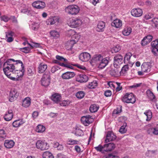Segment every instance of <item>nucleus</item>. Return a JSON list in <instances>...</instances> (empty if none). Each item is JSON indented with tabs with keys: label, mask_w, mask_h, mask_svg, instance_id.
Masks as SVG:
<instances>
[{
	"label": "nucleus",
	"mask_w": 158,
	"mask_h": 158,
	"mask_svg": "<svg viewBox=\"0 0 158 158\" xmlns=\"http://www.w3.org/2000/svg\"><path fill=\"white\" fill-rule=\"evenodd\" d=\"M15 61L13 59H10L5 62L3 64V70L6 75L9 78L12 80H15V78L11 76V74L14 73L15 71L14 64L11 63L10 61Z\"/></svg>",
	"instance_id": "nucleus-1"
},
{
	"label": "nucleus",
	"mask_w": 158,
	"mask_h": 158,
	"mask_svg": "<svg viewBox=\"0 0 158 158\" xmlns=\"http://www.w3.org/2000/svg\"><path fill=\"white\" fill-rule=\"evenodd\" d=\"M67 23L69 26L72 28H76L85 24L84 21L79 18H70L67 20Z\"/></svg>",
	"instance_id": "nucleus-2"
},
{
	"label": "nucleus",
	"mask_w": 158,
	"mask_h": 158,
	"mask_svg": "<svg viewBox=\"0 0 158 158\" xmlns=\"http://www.w3.org/2000/svg\"><path fill=\"white\" fill-rule=\"evenodd\" d=\"M79 7L75 5H71L65 7V10L67 14L73 15H76L79 13Z\"/></svg>",
	"instance_id": "nucleus-3"
},
{
	"label": "nucleus",
	"mask_w": 158,
	"mask_h": 158,
	"mask_svg": "<svg viewBox=\"0 0 158 158\" xmlns=\"http://www.w3.org/2000/svg\"><path fill=\"white\" fill-rule=\"evenodd\" d=\"M122 101L127 103H134L136 101V99L132 93H127L123 97Z\"/></svg>",
	"instance_id": "nucleus-4"
},
{
	"label": "nucleus",
	"mask_w": 158,
	"mask_h": 158,
	"mask_svg": "<svg viewBox=\"0 0 158 158\" xmlns=\"http://www.w3.org/2000/svg\"><path fill=\"white\" fill-rule=\"evenodd\" d=\"M36 146L38 149L41 150H47L49 147V144L43 140H38L36 143Z\"/></svg>",
	"instance_id": "nucleus-5"
},
{
	"label": "nucleus",
	"mask_w": 158,
	"mask_h": 158,
	"mask_svg": "<svg viewBox=\"0 0 158 158\" xmlns=\"http://www.w3.org/2000/svg\"><path fill=\"white\" fill-rule=\"evenodd\" d=\"M50 82V76L49 74H44L41 79V82L42 86L46 87L49 85Z\"/></svg>",
	"instance_id": "nucleus-6"
},
{
	"label": "nucleus",
	"mask_w": 158,
	"mask_h": 158,
	"mask_svg": "<svg viewBox=\"0 0 158 158\" xmlns=\"http://www.w3.org/2000/svg\"><path fill=\"white\" fill-rule=\"evenodd\" d=\"M19 95L18 91L15 89H12L10 92L8 97L9 101L12 102L18 98Z\"/></svg>",
	"instance_id": "nucleus-7"
},
{
	"label": "nucleus",
	"mask_w": 158,
	"mask_h": 158,
	"mask_svg": "<svg viewBox=\"0 0 158 158\" xmlns=\"http://www.w3.org/2000/svg\"><path fill=\"white\" fill-rule=\"evenodd\" d=\"M123 56L120 54L117 55L114 58V67L118 68L123 62Z\"/></svg>",
	"instance_id": "nucleus-8"
},
{
	"label": "nucleus",
	"mask_w": 158,
	"mask_h": 158,
	"mask_svg": "<svg viewBox=\"0 0 158 158\" xmlns=\"http://www.w3.org/2000/svg\"><path fill=\"white\" fill-rule=\"evenodd\" d=\"M32 6L36 9H42L45 7V3L43 1L37 0L33 2L32 4Z\"/></svg>",
	"instance_id": "nucleus-9"
},
{
	"label": "nucleus",
	"mask_w": 158,
	"mask_h": 158,
	"mask_svg": "<svg viewBox=\"0 0 158 158\" xmlns=\"http://www.w3.org/2000/svg\"><path fill=\"white\" fill-rule=\"evenodd\" d=\"M59 22V18L57 16H50L46 21L48 25H52Z\"/></svg>",
	"instance_id": "nucleus-10"
},
{
	"label": "nucleus",
	"mask_w": 158,
	"mask_h": 158,
	"mask_svg": "<svg viewBox=\"0 0 158 158\" xmlns=\"http://www.w3.org/2000/svg\"><path fill=\"white\" fill-rule=\"evenodd\" d=\"M90 55L87 52H83L81 53L79 56V58L82 62L88 61L90 58Z\"/></svg>",
	"instance_id": "nucleus-11"
},
{
	"label": "nucleus",
	"mask_w": 158,
	"mask_h": 158,
	"mask_svg": "<svg viewBox=\"0 0 158 158\" xmlns=\"http://www.w3.org/2000/svg\"><path fill=\"white\" fill-rule=\"evenodd\" d=\"M142 10L139 8L132 9L131 11V15L135 17H140L143 14Z\"/></svg>",
	"instance_id": "nucleus-12"
},
{
	"label": "nucleus",
	"mask_w": 158,
	"mask_h": 158,
	"mask_svg": "<svg viewBox=\"0 0 158 158\" xmlns=\"http://www.w3.org/2000/svg\"><path fill=\"white\" fill-rule=\"evenodd\" d=\"M6 41L8 43H10L14 40L13 36H15V33L12 31H9L5 32Z\"/></svg>",
	"instance_id": "nucleus-13"
},
{
	"label": "nucleus",
	"mask_w": 158,
	"mask_h": 158,
	"mask_svg": "<svg viewBox=\"0 0 158 158\" xmlns=\"http://www.w3.org/2000/svg\"><path fill=\"white\" fill-rule=\"evenodd\" d=\"M22 40L24 41V42H23V44L24 45H26V44H28L29 45L31 48H32L34 47H38L40 46V44L35 42L31 41V44L29 43L27 39L24 37L22 38Z\"/></svg>",
	"instance_id": "nucleus-14"
},
{
	"label": "nucleus",
	"mask_w": 158,
	"mask_h": 158,
	"mask_svg": "<svg viewBox=\"0 0 158 158\" xmlns=\"http://www.w3.org/2000/svg\"><path fill=\"white\" fill-rule=\"evenodd\" d=\"M102 58L103 56L100 54L94 55L90 60V63L92 64L93 63L98 64Z\"/></svg>",
	"instance_id": "nucleus-15"
},
{
	"label": "nucleus",
	"mask_w": 158,
	"mask_h": 158,
	"mask_svg": "<svg viewBox=\"0 0 158 158\" xmlns=\"http://www.w3.org/2000/svg\"><path fill=\"white\" fill-rule=\"evenodd\" d=\"M14 114L11 110H8L4 115V118L5 120L9 121L11 120L13 118Z\"/></svg>",
	"instance_id": "nucleus-16"
},
{
	"label": "nucleus",
	"mask_w": 158,
	"mask_h": 158,
	"mask_svg": "<svg viewBox=\"0 0 158 158\" xmlns=\"http://www.w3.org/2000/svg\"><path fill=\"white\" fill-rule=\"evenodd\" d=\"M148 134L156 135H158V124L154 126H152L148 130Z\"/></svg>",
	"instance_id": "nucleus-17"
},
{
	"label": "nucleus",
	"mask_w": 158,
	"mask_h": 158,
	"mask_svg": "<svg viewBox=\"0 0 158 158\" xmlns=\"http://www.w3.org/2000/svg\"><path fill=\"white\" fill-rule=\"evenodd\" d=\"M105 27V23L103 21H99L96 28V30L98 32L104 31Z\"/></svg>",
	"instance_id": "nucleus-18"
},
{
	"label": "nucleus",
	"mask_w": 158,
	"mask_h": 158,
	"mask_svg": "<svg viewBox=\"0 0 158 158\" xmlns=\"http://www.w3.org/2000/svg\"><path fill=\"white\" fill-rule=\"evenodd\" d=\"M116 138V135L111 131L108 132L106 136V139L105 140L106 143L109 142L113 141Z\"/></svg>",
	"instance_id": "nucleus-19"
},
{
	"label": "nucleus",
	"mask_w": 158,
	"mask_h": 158,
	"mask_svg": "<svg viewBox=\"0 0 158 158\" xmlns=\"http://www.w3.org/2000/svg\"><path fill=\"white\" fill-rule=\"evenodd\" d=\"M88 80V77L85 74H80L78 75L76 78L77 81L80 82H86Z\"/></svg>",
	"instance_id": "nucleus-20"
},
{
	"label": "nucleus",
	"mask_w": 158,
	"mask_h": 158,
	"mask_svg": "<svg viewBox=\"0 0 158 158\" xmlns=\"http://www.w3.org/2000/svg\"><path fill=\"white\" fill-rule=\"evenodd\" d=\"M141 67L143 72H148L150 71L151 66L149 63H144L142 65Z\"/></svg>",
	"instance_id": "nucleus-21"
},
{
	"label": "nucleus",
	"mask_w": 158,
	"mask_h": 158,
	"mask_svg": "<svg viewBox=\"0 0 158 158\" xmlns=\"http://www.w3.org/2000/svg\"><path fill=\"white\" fill-rule=\"evenodd\" d=\"M25 123V121L23 119H18L13 122L12 126L14 127L18 128L22 126Z\"/></svg>",
	"instance_id": "nucleus-22"
},
{
	"label": "nucleus",
	"mask_w": 158,
	"mask_h": 158,
	"mask_svg": "<svg viewBox=\"0 0 158 158\" xmlns=\"http://www.w3.org/2000/svg\"><path fill=\"white\" fill-rule=\"evenodd\" d=\"M152 36L150 35L145 37L141 41V44L142 45L144 46L148 44L152 41Z\"/></svg>",
	"instance_id": "nucleus-23"
},
{
	"label": "nucleus",
	"mask_w": 158,
	"mask_h": 158,
	"mask_svg": "<svg viewBox=\"0 0 158 158\" xmlns=\"http://www.w3.org/2000/svg\"><path fill=\"white\" fill-rule=\"evenodd\" d=\"M75 76L74 72H67L63 73L61 75V77L64 79H69Z\"/></svg>",
	"instance_id": "nucleus-24"
},
{
	"label": "nucleus",
	"mask_w": 158,
	"mask_h": 158,
	"mask_svg": "<svg viewBox=\"0 0 158 158\" xmlns=\"http://www.w3.org/2000/svg\"><path fill=\"white\" fill-rule=\"evenodd\" d=\"M81 121L85 125L88 126L90 123V117L89 115L83 116L81 118Z\"/></svg>",
	"instance_id": "nucleus-25"
},
{
	"label": "nucleus",
	"mask_w": 158,
	"mask_h": 158,
	"mask_svg": "<svg viewBox=\"0 0 158 158\" xmlns=\"http://www.w3.org/2000/svg\"><path fill=\"white\" fill-rule=\"evenodd\" d=\"M71 131L73 133H74L77 136H82L83 135V131L78 127L74 128L73 127Z\"/></svg>",
	"instance_id": "nucleus-26"
},
{
	"label": "nucleus",
	"mask_w": 158,
	"mask_h": 158,
	"mask_svg": "<svg viewBox=\"0 0 158 158\" xmlns=\"http://www.w3.org/2000/svg\"><path fill=\"white\" fill-rule=\"evenodd\" d=\"M16 63L14 64L15 68V71L18 70V69H24V66L22 61L19 60H15Z\"/></svg>",
	"instance_id": "nucleus-27"
},
{
	"label": "nucleus",
	"mask_w": 158,
	"mask_h": 158,
	"mask_svg": "<svg viewBox=\"0 0 158 158\" xmlns=\"http://www.w3.org/2000/svg\"><path fill=\"white\" fill-rule=\"evenodd\" d=\"M122 21L118 19H116L111 23V25L116 28H120L122 26Z\"/></svg>",
	"instance_id": "nucleus-28"
},
{
	"label": "nucleus",
	"mask_w": 158,
	"mask_h": 158,
	"mask_svg": "<svg viewBox=\"0 0 158 158\" xmlns=\"http://www.w3.org/2000/svg\"><path fill=\"white\" fill-rule=\"evenodd\" d=\"M51 98L54 102L57 103L60 102L61 99V96L59 94L55 93L52 95Z\"/></svg>",
	"instance_id": "nucleus-29"
},
{
	"label": "nucleus",
	"mask_w": 158,
	"mask_h": 158,
	"mask_svg": "<svg viewBox=\"0 0 158 158\" xmlns=\"http://www.w3.org/2000/svg\"><path fill=\"white\" fill-rule=\"evenodd\" d=\"M108 60L106 58H102L98 63V67L99 69H102L105 68L108 64Z\"/></svg>",
	"instance_id": "nucleus-30"
},
{
	"label": "nucleus",
	"mask_w": 158,
	"mask_h": 158,
	"mask_svg": "<svg viewBox=\"0 0 158 158\" xmlns=\"http://www.w3.org/2000/svg\"><path fill=\"white\" fill-rule=\"evenodd\" d=\"M48 67L46 64L43 63H40L38 68V71L39 73H43L47 69Z\"/></svg>",
	"instance_id": "nucleus-31"
},
{
	"label": "nucleus",
	"mask_w": 158,
	"mask_h": 158,
	"mask_svg": "<svg viewBox=\"0 0 158 158\" xmlns=\"http://www.w3.org/2000/svg\"><path fill=\"white\" fill-rule=\"evenodd\" d=\"M15 145L14 142L12 140H6L5 141L4 146L7 148H12Z\"/></svg>",
	"instance_id": "nucleus-32"
},
{
	"label": "nucleus",
	"mask_w": 158,
	"mask_h": 158,
	"mask_svg": "<svg viewBox=\"0 0 158 158\" xmlns=\"http://www.w3.org/2000/svg\"><path fill=\"white\" fill-rule=\"evenodd\" d=\"M104 151L105 152H108L111 151L115 148V145L112 143H109L106 144L104 145Z\"/></svg>",
	"instance_id": "nucleus-33"
},
{
	"label": "nucleus",
	"mask_w": 158,
	"mask_h": 158,
	"mask_svg": "<svg viewBox=\"0 0 158 158\" xmlns=\"http://www.w3.org/2000/svg\"><path fill=\"white\" fill-rule=\"evenodd\" d=\"M31 103V99L30 98L27 97L25 98L23 100L22 106L24 107H27L30 106Z\"/></svg>",
	"instance_id": "nucleus-34"
},
{
	"label": "nucleus",
	"mask_w": 158,
	"mask_h": 158,
	"mask_svg": "<svg viewBox=\"0 0 158 158\" xmlns=\"http://www.w3.org/2000/svg\"><path fill=\"white\" fill-rule=\"evenodd\" d=\"M75 44L76 43L74 41H73V40H71L68 41L65 44L66 49L68 50H71Z\"/></svg>",
	"instance_id": "nucleus-35"
},
{
	"label": "nucleus",
	"mask_w": 158,
	"mask_h": 158,
	"mask_svg": "<svg viewBox=\"0 0 158 158\" xmlns=\"http://www.w3.org/2000/svg\"><path fill=\"white\" fill-rule=\"evenodd\" d=\"M67 143L69 145H73L75 144L79 145L81 144L79 141L72 139H69L67 141Z\"/></svg>",
	"instance_id": "nucleus-36"
},
{
	"label": "nucleus",
	"mask_w": 158,
	"mask_h": 158,
	"mask_svg": "<svg viewBox=\"0 0 158 158\" xmlns=\"http://www.w3.org/2000/svg\"><path fill=\"white\" fill-rule=\"evenodd\" d=\"M49 33L51 37H53L54 39H56L60 37V35L59 32L55 30L51 31Z\"/></svg>",
	"instance_id": "nucleus-37"
},
{
	"label": "nucleus",
	"mask_w": 158,
	"mask_h": 158,
	"mask_svg": "<svg viewBox=\"0 0 158 158\" xmlns=\"http://www.w3.org/2000/svg\"><path fill=\"white\" fill-rule=\"evenodd\" d=\"M118 68L116 69H112L110 71V74L111 76L115 77H117L119 75L120 71H118L117 69Z\"/></svg>",
	"instance_id": "nucleus-38"
},
{
	"label": "nucleus",
	"mask_w": 158,
	"mask_h": 158,
	"mask_svg": "<svg viewBox=\"0 0 158 158\" xmlns=\"http://www.w3.org/2000/svg\"><path fill=\"white\" fill-rule=\"evenodd\" d=\"M45 130V127L41 124H39L37 126L35 129V131L37 132L40 133L43 132Z\"/></svg>",
	"instance_id": "nucleus-39"
},
{
	"label": "nucleus",
	"mask_w": 158,
	"mask_h": 158,
	"mask_svg": "<svg viewBox=\"0 0 158 158\" xmlns=\"http://www.w3.org/2000/svg\"><path fill=\"white\" fill-rule=\"evenodd\" d=\"M99 108L98 105L95 104L91 105L89 107V110L92 113H94L97 112Z\"/></svg>",
	"instance_id": "nucleus-40"
},
{
	"label": "nucleus",
	"mask_w": 158,
	"mask_h": 158,
	"mask_svg": "<svg viewBox=\"0 0 158 158\" xmlns=\"http://www.w3.org/2000/svg\"><path fill=\"white\" fill-rule=\"evenodd\" d=\"M147 94L148 97L150 100L154 101H155V96L150 90H147Z\"/></svg>",
	"instance_id": "nucleus-41"
},
{
	"label": "nucleus",
	"mask_w": 158,
	"mask_h": 158,
	"mask_svg": "<svg viewBox=\"0 0 158 158\" xmlns=\"http://www.w3.org/2000/svg\"><path fill=\"white\" fill-rule=\"evenodd\" d=\"M131 32V28L130 27H127L124 28L122 31V33L124 35L127 36L129 35Z\"/></svg>",
	"instance_id": "nucleus-42"
},
{
	"label": "nucleus",
	"mask_w": 158,
	"mask_h": 158,
	"mask_svg": "<svg viewBox=\"0 0 158 158\" xmlns=\"http://www.w3.org/2000/svg\"><path fill=\"white\" fill-rule=\"evenodd\" d=\"M144 114L147 116L146 120L147 121H150L152 117V112L150 110L146 111Z\"/></svg>",
	"instance_id": "nucleus-43"
},
{
	"label": "nucleus",
	"mask_w": 158,
	"mask_h": 158,
	"mask_svg": "<svg viewBox=\"0 0 158 158\" xmlns=\"http://www.w3.org/2000/svg\"><path fill=\"white\" fill-rule=\"evenodd\" d=\"M98 85L97 82L96 81H93L89 83L88 87L89 89H94Z\"/></svg>",
	"instance_id": "nucleus-44"
},
{
	"label": "nucleus",
	"mask_w": 158,
	"mask_h": 158,
	"mask_svg": "<svg viewBox=\"0 0 158 158\" xmlns=\"http://www.w3.org/2000/svg\"><path fill=\"white\" fill-rule=\"evenodd\" d=\"M22 13L27 14L28 15H32V11L28 7H26L25 9H23L21 11Z\"/></svg>",
	"instance_id": "nucleus-45"
},
{
	"label": "nucleus",
	"mask_w": 158,
	"mask_h": 158,
	"mask_svg": "<svg viewBox=\"0 0 158 158\" xmlns=\"http://www.w3.org/2000/svg\"><path fill=\"white\" fill-rule=\"evenodd\" d=\"M43 158H54L52 154L48 151L44 152L43 154Z\"/></svg>",
	"instance_id": "nucleus-46"
},
{
	"label": "nucleus",
	"mask_w": 158,
	"mask_h": 158,
	"mask_svg": "<svg viewBox=\"0 0 158 158\" xmlns=\"http://www.w3.org/2000/svg\"><path fill=\"white\" fill-rule=\"evenodd\" d=\"M24 69H18V70H16L14 72L15 73H16L17 74V76L18 78L21 77L24 75Z\"/></svg>",
	"instance_id": "nucleus-47"
},
{
	"label": "nucleus",
	"mask_w": 158,
	"mask_h": 158,
	"mask_svg": "<svg viewBox=\"0 0 158 158\" xmlns=\"http://www.w3.org/2000/svg\"><path fill=\"white\" fill-rule=\"evenodd\" d=\"M132 56V54L128 52L127 53L124 57V62L126 63H127L129 62L131 56Z\"/></svg>",
	"instance_id": "nucleus-48"
},
{
	"label": "nucleus",
	"mask_w": 158,
	"mask_h": 158,
	"mask_svg": "<svg viewBox=\"0 0 158 158\" xmlns=\"http://www.w3.org/2000/svg\"><path fill=\"white\" fill-rule=\"evenodd\" d=\"M6 137V135L3 129H0V141L3 140Z\"/></svg>",
	"instance_id": "nucleus-49"
},
{
	"label": "nucleus",
	"mask_w": 158,
	"mask_h": 158,
	"mask_svg": "<svg viewBox=\"0 0 158 158\" xmlns=\"http://www.w3.org/2000/svg\"><path fill=\"white\" fill-rule=\"evenodd\" d=\"M85 93L84 91H78L76 94V96L79 99H81L85 96Z\"/></svg>",
	"instance_id": "nucleus-50"
},
{
	"label": "nucleus",
	"mask_w": 158,
	"mask_h": 158,
	"mask_svg": "<svg viewBox=\"0 0 158 158\" xmlns=\"http://www.w3.org/2000/svg\"><path fill=\"white\" fill-rule=\"evenodd\" d=\"M94 148L98 152H105L104 151V146H102V145L99 144L98 146L94 147Z\"/></svg>",
	"instance_id": "nucleus-51"
},
{
	"label": "nucleus",
	"mask_w": 158,
	"mask_h": 158,
	"mask_svg": "<svg viewBox=\"0 0 158 158\" xmlns=\"http://www.w3.org/2000/svg\"><path fill=\"white\" fill-rule=\"evenodd\" d=\"M122 111V108L121 107H117L116 109L114 110L113 113V115L114 116H115V115L119 114Z\"/></svg>",
	"instance_id": "nucleus-52"
},
{
	"label": "nucleus",
	"mask_w": 158,
	"mask_h": 158,
	"mask_svg": "<svg viewBox=\"0 0 158 158\" xmlns=\"http://www.w3.org/2000/svg\"><path fill=\"white\" fill-rule=\"evenodd\" d=\"M35 73V69L32 67H30L28 68L27 74L29 76H32Z\"/></svg>",
	"instance_id": "nucleus-53"
},
{
	"label": "nucleus",
	"mask_w": 158,
	"mask_h": 158,
	"mask_svg": "<svg viewBox=\"0 0 158 158\" xmlns=\"http://www.w3.org/2000/svg\"><path fill=\"white\" fill-rule=\"evenodd\" d=\"M129 67L128 65L124 66L122 68L121 70L120 71L121 74H125L128 70Z\"/></svg>",
	"instance_id": "nucleus-54"
},
{
	"label": "nucleus",
	"mask_w": 158,
	"mask_h": 158,
	"mask_svg": "<svg viewBox=\"0 0 158 158\" xmlns=\"http://www.w3.org/2000/svg\"><path fill=\"white\" fill-rule=\"evenodd\" d=\"M72 38L73 39H74V40L73 39L72 40H73V41H74L75 43H76L80 39V35L79 34L77 33L76 32L75 34L73 35V36Z\"/></svg>",
	"instance_id": "nucleus-55"
},
{
	"label": "nucleus",
	"mask_w": 158,
	"mask_h": 158,
	"mask_svg": "<svg viewBox=\"0 0 158 158\" xmlns=\"http://www.w3.org/2000/svg\"><path fill=\"white\" fill-rule=\"evenodd\" d=\"M71 103V101L69 100H64L60 102V104L61 106H64L69 105Z\"/></svg>",
	"instance_id": "nucleus-56"
},
{
	"label": "nucleus",
	"mask_w": 158,
	"mask_h": 158,
	"mask_svg": "<svg viewBox=\"0 0 158 158\" xmlns=\"http://www.w3.org/2000/svg\"><path fill=\"white\" fill-rule=\"evenodd\" d=\"M56 57L58 60H60L61 62H65L66 63H68L67 60L62 56L57 55L56 56Z\"/></svg>",
	"instance_id": "nucleus-57"
},
{
	"label": "nucleus",
	"mask_w": 158,
	"mask_h": 158,
	"mask_svg": "<svg viewBox=\"0 0 158 158\" xmlns=\"http://www.w3.org/2000/svg\"><path fill=\"white\" fill-rule=\"evenodd\" d=\"M120 50V47L119 45H117L111 49V52L112 53H115L118 52Z\"/></svg>",
	"instance_id": "nucleus-58"
},
{
	"label": "nucleus",
	"mask_w": 158,
	"mask_h": 158,
	"mask_svg": "<svg viewBox=\"0 0 158 158\" xmlns=\"http://www.w3.org/2000/svg\"><path fill=\"white\" fill-rule=\"evenodd\" d=\"M20 50L25 53H28L30 51L31 49L28 47H25L20 48Z\"/></svg>",
	"instance_id": "nucleus-59"
},
{
	"label": "nucleus",
	"mask_w": 158,
	"mask_h": 158,
	"mask_svg": "<svg viewBox=\"0 0 158 158\" xmlns=\"http://www.w3.org/2000/svg\"><path fill=\"white\" fill-rule=\"evenodd\" d=\"M76 32L73 30L70 29L67 32V35L69 36H71L72 38L73 35L75 34Z\"/></svg>",
	"instance_id": "nucleus-60"
},
{
	"label": "nucleus",
	"mask_w": 158,
	"mask_h": 158,
	"mask_svg": "<svg viewBox=\"0 0 158 158\" xmlns=\"http://www.w3.org/2000/svg\"><path fill=\"white\" fill-rule=\"evenodd\" d=\"M153 14L149 13L145 15L144 16V18L148 20L153 18Z\"/></svg>",
	"instance_id": "nucleus-61"
},
{
	"label": "nucleus",
	"mask_w": 158,
	"mask_h": 158,
	"mask_svg": "<svg viewBox=\"0 0 158 158\" xmlns=\"http://www.w3.org/2000/svg\"><path fill=\"white\" fill-rule=\"evenodd\" d=\"M39 24L38 23L33 22L32 24L31 29L35 31L37 30L39 28Z\"/></svg>",
	"instance_id": "nucleus-62"
},
{
	"label": "nucleus",
	"mask_w": 158,
	"mask_h": 158,
	"mask_svg": "<svg viewBox=\"0 0 158 158\" xmlns=\"http://www.w3.org/2000/svg\"><path fill=\"white\" fill-rule=\"evenodd\" d=\"M10 19V18L9 17L6 15H3L0 17L1 20L6 22H8Z\"/></svg>",
	"instance_id": "nucleus-63"
},
{
	"label": "nucleus",
	"mask_w": 158,
	"mask_h": 158,
	"mask_svg": "<svg viewBox=\"0 0 158 158\" xmlns=\"http://www.w3.org/2000/svg\"><path fill=\"white\" fill-rule=\"evenodd\" d=\"M152 52L156 56L158 55V47L152 48Z\"/></svg>",
	"instance_id": "nucleus-64"
}]
</instances>
